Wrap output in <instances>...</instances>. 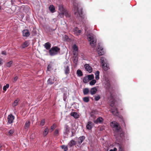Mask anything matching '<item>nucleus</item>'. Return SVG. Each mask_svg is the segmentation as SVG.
I'll list each match as a JSON object with an SVG mask.
<instances>
[{
	"instance_id": "13d9d810",
	"label": "nucleus",
	"mask_w": 151,
	"mask_h": 151,
	"mask_svg": "<svg viewBox=\"0 0 151 151\" xmlns=\"http://www.w3.org/2000/svg\"><path fill=\"white\" fill-rule=\"evenodd\" d=\"M1 6H0V9H1Z\"/></svg>"
},
{
	"instance_id": "7ed1b4c3",
	"label": "nucleus",
	"mask_w": 151,
	"mask_h": 151,
	"mask_svg": "<svg viewBox=\"0 0 151 151\" xmlns=\"http://www.w3.org/2000/svg\"><path fill=\"white\" fill-rule=\"evenodd\" d=\"M110 125L112 128H114V130L115 135L119 136L121 138L124 136V132L117 122L113 121L110 123Z\"/></svg>"
},
{
	"instance_id": "c756f323",
	"label": "nucleus",
	"mask_w": 151,
	"mask_h": 151,
	"mask_svg": "<svg viewBox=\"0 0 151 151\" xmlns=\"http://www.w3.org/2000/svg\"><path fill=\"white\" fill-rule=\"evenodd\" d=\"M14 132V130L12 129L9 131L8 132V135L9 136H12Z\"/></svg>"
},
{
	"instance_id": "4c0bfd02",
	"label": "nucleus",
	"mask_w": 151,
	"mask_h": 151,
	"mask_svg": "<svg viewBox=\"0 0 151 151\" xmlns=\"http://www.w3.org/2000/svg\"><path fill=\"white\" fill-rule=\"evenodd\" d=\"M9 87V85L8 84H7L6 85L4 86L3 89L4 91H6L7 88H8Z\"/></svg>"
},
{
	"instance_id": "72a5a7b5",
	"label": "nucleus",
	"mask_w": 151,
	"mask_h": 151,
	"mask_svg": "<svg viewBox=\"0 0 151 151\" xmlns=\"http://www.w3.org/2000/svg\"><path fill=\"white\" fill-rule=\"evenodd\" d=\"M83 81L84 83H86L88 82L89 80L87 76H85L84 77Z\"/></svg>"
},
{
	"instance_id": "6e6d98bb",
	"label": "nucleus",
	"mask_w": 151,
	"mask_h": 151,
	"mask_svg": "<svg viewBox=\"0 0 151 151\" xmlns=\"http://www.w3.org/2000/svg\"><path fill=\"white\" fill-rule=\"evenodd\" d=\"M2 146L1 145H0V151L2 149Z\"/></svg>"
},
{
	"instance_id": "09e8293b",
	"label": "nucleus",
	"mask_w": 151,
	"mask_h": 151,
	"mask_svg": "<svg viewBox=\"0 0 151 151\" xmlns=\"http://www.w3.org/2000/svg\"><path fill=\"white\" fill-rule=\"evenodd\" d=\"M51 69V66L50 65H49L47 66V70L48 71H50V70Z\"/></svg>"
},
{
	"instance_id": "20e7f679",
	"label": "nucleus",
	"mask_w": 151,
	"mask_h": 151,
	"mask_svg": "<svg viewBox=\"0 0 151 151\" xmlns=\"http://www.w3.org/2000/svg\"><path fill=\"white\" fill-rule=\"evenodd\" d=\"M87 38L90 42V44L92 47H94L96 45V39L95 37L92 33H90L87 36Z\"/></svg>"
},
{
	"instance_id": "ea45409f",
	"label": "nucleus",
	"mask_w": 151,
	"mask_h": 151,
	"mask_svg": "<svg viewBox=\"0 0 151 151\" xmlns=\"http://www.w3.org/2000/svg\"><path fill=\"white\" fill-rule=\"evenodd\" d=\"M64 15H65V16L67 17H69L70 16V14L67 12L66 11V10L65 11V12L64 13Z\"/></svg>"
},
{
	"instance_id": "5fc2aeb1",
	"label": "nucleus",
	"mask_w": 151,
	"mask_h": 151,
	"mask_svg": "<svg viewBox=\"0 0 151 151\" xmlns=\"http://www.w3.org/2000/svg\"><path fill=\"white\" fill-rule=\"evenodd\" d=\"M2 60L1 59H0V64H2Z\"/></svg>"
},
{
	"instance_id": "a878e982",
	"label": "nucleus",
	"mask_w": 151,
	"mask_h": 151,
	"mask_svg": "<svg viewBox=\"0 0 151 151\" xmlns=\"http://www.w3.org/2000/svg\"><path fill=\"white\" fill-rule=\"evenodd\" d=\"M13 63V62L12 61H10L5 64V65L6 67L8 68H10L12 64Z\"/></svg>"
},
{
	"instance_id": "79ce46f5",
	"label": "nucleus",
	"mask_w": 151,
	"mask_h": 151,
	"mask_svg": "<svg viewBox=\"0 0 151 151\" xmlns=\"http://www.w3.org/2000/svg\"><path fill=\"white\" fill-rule=\"evenodd\" d=\"M73 50H75V51H78V47L76 45H75V44L73 46Z\"/></svg>"
},
{
	"instance_id": "aec40b11",
	"label": "nucleus",
	"mask_w": 151,
	"mask_h": 151,
	"mask_svg": "<svg viewBox=\"0 0 151 151\" xmlns=\"http://www.w3.org/2000/svg\"><path fill=\"white\" fill-rule=\"evenodd\" d=\"M29 45V42L27 41H26L24 42L22 45V48H23L25 47H27Z\"/></svg>"
},
{
	"instance_id": "a19ab883",
	"label": "nucleus",
	"mask_w": 151,
	"mask_h": 151,
	"mask_svg": "<svg viewBox=\"0 0 151 151\" xmlns=\"http://www.w3.org/2000/svg\"><path fill=\"white\" fill-rule=\"evenodd\" d=\"M45 119H42L41 121V122H40V126H43L45 124Z\"/></svg>"
},
{
	"instance_id": "473e14b6",
	"label": "nucleus",
	"mask_w": 151,
	"mask_h": 151,
	"mask_svg": "<svg viewBox=\"0 0 151 151\" xmlns=\"http://www.w3.org/2000/svg\"><path fill=\"white\" fill-rule=\"evenodd\" d=\"M88 79L89 80H93L94 78V76L93 74H91V75H89L87 76Z\"/></svg>"
},
{
	"instance_id": "c03bdc74",
	"label": "nucleus",
	"mask_w": 151,
	"mask_h": 151,
	"mask_svg": "<svg viewBox=\"0 0 151 151\" xmlns=\"http://www.w3.org/2000/svg\"><path fill=\"white\" fill-rule=\"evenodd\" d=\"M100 99V97L99 95L95 96L94 98L95 100L96 101H98Z\"/></svg>"
},
{
	"instance_id": "c85d7f7f",
	"label": "nucleus",
	"mask_w": 151,
	"mask_h": 151,
	"mask_svg": "<svg viewBox=\"0 0 151 151\" xmlns=\"http://www.w3.org/2000/svg\"><path fill=\"white\" fill-rule=\"evenodd\" d=\"M71 115L73 116L75 118H77L78 117V114L76 112H72L71 113Z\"/></svg>"
},
{
	"instance_id": "ddd939ff",
	"label": "nucleus",
	"mask_w": 151,
	"mask_h": 151,
	"mask_svg": "<svg viewBox=\"0 0 151 151\" xmlns=\"http://www.w3.org/2000/svg\"><path fill=\"white\" fill-rule=\"evenodd\" d=\"M93 123L91 121H89L86 126V129L88 130H91L93 126Z\"/></svg>"
},
{
	"instance_id": "6ab92c4d",
	"label": "nucleus",
	"mask_w": 151,
	"mask_h": 151,
	"mask_svg": "<svg viewBox=\"0 0 151 151\" xmlns=\"http://www.w3.org/2000/svg\"><path fill=\"white\" fill-rule=\"evenodd\" d=\"M44 45L45 48L47 50L49 49L51 47V44L49 42L45 43Z\"/></svg>"
},
{
	"instance_id": "0eeeda50",
	"label": "nucleus",
	"mask_w": 151,
	"mask_h": 151,
	"mask_svg": "<svg viewBox=\"0 0 151 151\" xmlns=\"http://www.w3.org/2000/svg\"><path fill=\"white\" fill-rule=\"evenodd\" d=\"M58 7L59 10L58 12L59 14L58 16L61 18H62L64 16V13L66 10L64 8L62 4L59 5Z\"/></svg>"
},
{
	"instance_id": "3c124183",
	"label": "nucleus",
	"mask_w": 151,
	"mask_h": 151,
	"mask_svg": "<svg viewBox=\"0 0 151 151\" xmlns=\"http://www.w3.org/2000/svg\"><path fill=\"white\" fill-rule=\"evenodd\" d=\"M55 129V127L54 125H52L51 127V129L52 130V131H53L54 129Z\"/></svg>"
},
{
	"instance_id": "37998d69",
	"label": "nucleus",
	"mask_w": 151,
	"mask_h": 151,
	"mask_svg": "<svg viewBox=\"0 0 151 151\" xmlns=\"http://www.w3.org/2000/svg\"><path fill=\"white\" fill-rule=\"evenodd\" d=\"M73 62L74 63H75L76 64L77 63V61H78V57H73Z\"/></svg>"
},
{
	"instance_id": "423d86ee",
	"label": "nucleus",
	"mask_w": 151,
	"mask_h": 151,
	"mask_svg": "<svg viewBox=\"0 0 151 151\" xmlns=\"http://www.w3.org/2000/svg\"><path fill=\"white\" fill-rule=\"evenodd\" d=\"M100 61L104 70L105 71L109 69V68L106 59L104 57H102L101 58Z\"/></svg>"
},
{
	"instance_id": "2eb2a0df",
	"label": "nucleus",
	"mask_w": 151,
	"mask_h": 151,
	"mask_svg": "<svg viewBox=\"0 0 151 151\" xmlns=\"http://www.w3.org/2000/svg\"><path fill=\"white\" fill-rule=\"evenodd\" d=\"M104 119L101 117H99L96 120H94L93 122L96 124H97L98 123H101L103 121Z\"/></svg>"
},
{
	"instance_id": "b1692460",
	"label": "nucleus",
	"mask_w": 151,
	"mask_h": 151,
	"mask_svg": "<svg viewBox=\"0 0 151 151\" xmlns=\"http://www.w3.org/2000/svg\"><path fill=\"white\" fill-rule=\"evenodd\" d=\"M30 121H27L24 124V128L25 129H27L30 125Z\"/></svg>"
},
{
	"instance_id": "4468645a",
	"label": "nucleus",
	"mask_w": 151,
	"mask_h": 151,
	"mask_svg": "<svg viewBox=\"0 0 151 151\" xmlns=\"http://www.w3.org/2000/svg\"><path fill=\"white\" fill-rule=\"evenodd\" d=\"M84 67L86 70L88 71L89 73H91L92 71V69L91 67L89 66V64H85L84 65Z\"/></svg>"
},
{
	"instance_id": "f3484780",
	"label": "nucleus",
	"mask_w": 151,
	"mask_h": 151,
	"mask_svg": "<svg viewBox=\"0 0 151 151\" xmlns=\"http://www.w3.org/2000/svg\"><path fill=\"white\" fill-rule=\"evenodd\" d=\"M97 89L96 87H94L91 88L90 91V92L91 95L95 94L97 92Z\"/></svg>"
},
{
	"instance_id": "cd10ccee",
	"label": "nucleus",
	"mask_w": 151,
	"mask_h": 151,
	"mask_svg": "<svg viewBox=\"0 0 151 151\" xmlns=\"http://www.w3.org/2000/svg\"><path fill=\"white\" fill-rule=\"evenodd\" d=\"M77 74L79 76H83L82 72L80 70H78L77 71Z\"/></svg>"
},
{
	"instance_id": "e433bc0d",
	"label": "nucleus",
	"mask_w": 151,
	"mask_h": 151,
	"mask_svg": "<svg viewBox=\"0 0 151 151\" xmlns=\"http://www.w3.org/2000/svg\"><path fill=\"white\" fill-rule=\"evenodd\" d=\"M83 100L85 102H87L89 101V99L88 97H85L83 98Z\"/></svg>"
},
{
	"instance_id": "f704fd0d",
	"label": "nucleus",
	"mask_w": 151,
	"mask_h": 151,
	"mask_svg": "<svg viewBox=\"0 0 151 151\" xmlns=\"http://www.w3.org/2000/svg\"><path fill=\"white\" fill-rule=\"evenodd\" d=\"M61 147L64 151H67L68 150V148L67 146L65 145H63L61 146Z\"/></svg>"
},
{
	"instance_id": "5701e85b",
	"label": "nucleus",
	"mask_w": 151,
	"mask_h": 151,
	"mask_svg": "<svg viewBox=\"0 0 151 151\" xmlns=\"http://www.w3.org/2000/svg\"><path fill=\"white\" fill-rule=\"evenodd\" d=\"M83 92L84 95H86L90 92V91L88 88H86L83 90Z\"/></svg>"
},
{
	"instance_id": "2f4dec72",
	"label": "nucleus",
	"mask_w": 151,
	"mask_h": 151,
	"mask_svg": "<svg viewBox=\"0 0 151 151\" xmlns=\"http://www.w3.org/2000/svg\"><path fill=\"white\" fill-rule=\"evenodd\" d=\"M119 118L120 119V121L123 122V124H122V125L123 124L125 126V124L124 122V119L123 117L121 116H119Z\"/></svg>"
},
{
	"instance_id": "412c9836",
	"label": "nucleus",
	"mask_w": 151,
	"mask_h": 151,
	"mask_svg": "<svg viewBox=\"0 0 151 151\" xmlns=\"http://www.w3.org/2000/svg\"><path fill=\"white\" fill-rule=\"evenodd\" d=\"M85 138V137L83 136L80 137L78 139V143L80 144L82 143Z\"/></svg>"
},
{
	"instance_id": "f257e3e1",
	"label": "nucleus",
	"mask_w": 151,
	"mask_h": 151,
	"mask_svg": "<svg viewBox=\"0 0 151 151\" xmlns=\"http://www.w3.org/2000/svg\"><path fill=\"white\" fill-rule=\"evenodd\" d=\"M104 83V87L107 92L106 95L107 98L109 101L110 105L111 107V112L114 116H118L119 113L116 107L114 106L115 103V100L112 95L114 90L113 86L111 85L110 82L107 78L106 79Z\"/></svg>"
},
{
	"instance_id": "6e6552de",
	"label": "nucleus",
	"mask_w": 151,
	"mask_h": 151,
	"mask_svg": "<svg viewBox=\"0 0 151 151\" xmlns=\"http://www.w3.org/2000/svg\"><path fill=\"white\" fill-rule=\"evenodd\" d=\"M97 51L99 55L100 56L102 55L105 53L103 47L99 44L98 45Z\"/></svg>"
},
{
	"instance_id": "a211bd4d",
	"label": "nucleus",
	"mask_w": 151,
	"mask_h": 151,
	"mask_svg": "<svg viewBox=\"0 0 151 151\" xmlns=\"http://www.w3.org/2000/svg\"><path fill=\"white\" fill-rule=\"evenodd\" d=\"M64 71L65 73L66 74H68L69 73V67L68 65H66L64 66Z\"/></svg>"
},
{
	"instance_id": "bb28decb",
	"label": "nucleus",
	"mask_w": 151,
	"mask_h": 151,
	"mask_svg": "<svg viewBox=\"0 0 151 151\" xmlns=\"http://www.w3.org/2000/svg\"><path fill=\"white\" fill-rule=\"evenodd\" d=\"M49 9L50 12L52 13L55 12V8L53 5H50L49 7Z\"/></svg>"
},
{
	"instance_id": "603ef678",
	"label": "nucleus",
	"mask_w": 151,
	"mask_h": 151,
	"mask_svg": "<svg viewBox=\"0 0 151 151\" xmlns=\"http://www.w3.org/2000/svg\"><path fill=\"white\" fill-rule=\"evenodd\" d=\"M18 79V77L17 76H15L14 78V81H16L17 79Z\"/></svg>"
},
{
	"instance_id": "39448f33",
	"label": "nucleus",
	"mask_w": 151,
	"mask_h": 151,
	"mask_svg": "<svg viewBox=\"0 0 151 151\" xmlns=\"http://www.w3.org/2000/svg\"><path fill=\"white\" fill-rule=\"evenodd\" d=\"M60 50V48L57 47H52L49 50V53L50 55L53 56L57 55Z\"/></svg>"
},
{
	"instance_id": "f8f14e48",
	"label": "nucleus",
	"mask_w": 151,
	"mask_h": 151,
	"mask_svg": "<svg viewBox=\"0 0 151 151\" xmlns=\"http://www.w3.org/2000/svg\"><path fill=\"white\" fill-rule=\"evenodd\" d=\"M14 119V116L12 114L9 115L7 118L8 122L10 124L12 123Z\"/></svg>"
},
{
	"instance_id": "f03ea898",
	"label": "nucleus",
	"mask_w": 151,
	"mask_h": 151,
	"mask_svg": "<svg viewBox=\"0 0 151 151\" xmlns=\"http://www.w3.org/2000/svg\"><path fill=\"white\" fill-rule=\"evenodd\" d=\"M73 4V9L75 11V14L79 20L81 21V22L82 24H84V26L85 27V30H86V20L85 19L82 15V9H79L78 8V4L76 0H72Z\"/></svg>"
},
{
	"instance_id": "9d476101",
	"label": "nucleus",
	"mask_w": 151,
	"mask_h": 151,
	"mask_svg": "<svg viewBox=\"0 0 151 151\" xmlns=\"http://www.w3.org/2000/svg\"><path fill=\"white\" fill-rule=\"evenodd\" d=\"M73 32L75 35L78 36L80 35L81 31L79 30L77 27H76L73 29Z\"/></svg>"
},
{
	"instance_id": "7c9ffc66",
	"label": "nucleus",
	"mask_w": 151,
	"mask_h": 151,
	"mask_svg": "<svg viewBox=\"0 0 151 151\" xmlns=\"http://www.w3.org/2000/svg\"><path fill=\"white\" fill-rule=\"evenodd\" d=\"M48 129L47 128H46L44 131L43 132V135L44 136H46L48 133Z\"/></svg>"
},
{
	"instance_id": "58836bf2",
	"label": "nucleus",
	"mask_w": 151,
	"mask_h": 151,
	"mask_svg": "<svg viewBox=\"0 0 151 151\" xmlns=\"http://www.w3.org/2000/svg\"><path fill=\"white\" fill-rule=\"evenodd\" d=\"M18 100H15L13 104V106H16L18 104Z\"/></svg>"
},
{
	"instance_id": "4d7b16f0",
	"label": "nucleus",
	"mask_w": 151,
	"mask_h": 151,
	"mask_svg": "<svg viewBox=\"0 0 151 151\" xmlns=\"http://www.w3.org/2000/svg\"><path fill=\"white\" fill-rule=\"evenodd\" d=\"M72 134H71V137H73V136H74V135L73 134V131H72Z\"/></svg>"
},
{
	"instance_id": "1a4fd4ad",
	"label": "nucleus",
	"mask_w": 151,
	"mask_h": 151,
	"mask_svg": "<svg viewBox=\"0 0 151 151\" xmlns=\"http://www.w3.org/2000/svg\"><path fill=\"white\" fill-rule=\"evenodd\" d=\"M70 127L67 125H65L64 127V129L63 131L64 134L67 136H68L69 133L70 131Z\"/></svg>"
},
{
	"instance_id": "c9c22d12",
	"label": "nucleus",
	"mask_w": 151,
	"mask_h": 151,
	"mask_svg": "<svg viewBox=\"0 0 151 151\" xmlns=\"http://www.w3.org/2000/svg\"><path fill=\"white\" fill-rule=\"evenodd\" d=\"M96 83V80H95L93 79L90 82L89 84L93 86Z\"/></svg>"
},
{
	"instance_id": "4be33fe9",
	"label": "nucleus",
	"mask_w": 151,
	"mask_h": 151,
	"mask_svg": "<svg viewBox=\"0 0 151 151\" xmlns=\"http://www.w3.org/2000/svg\"><path fill=\"white\" fill-rule=\"evenodd\" d=\"M76 144L75 141L73 140H71L68 144V145L70 147H71L72 146Z\"/></svg>"
},
{
	"instance_id": "8fccbe9b",
	"label": "nucleus",
	"mask_w": 151,
	"mask_h": 151,
	"mask_svg": "<svg viewBox=\"0 0 151 151\" xmlns=\"http://www.w3.org/2000/svg\"><path fill=\"white\" fill-rule=\"evenodd\" d=\"M2 54L3 55H6V52L5 51H2Z\"/></svg>"
},
{
	"instance_id": "9b49d317",
	"label": "nucleus",
	"mask_w": 151,
	"mask_h": 151,
	"mask_svg": "<svg viewBox=\"0 0 151 151\" xmlns=\"http://www.w3.org/2000/svg\"><path fill=\"white\" fill-rule=\"evenodd\" d=\"M57 80V78L55 77H53V78L51 77L49 78L47 81V83L52 85L54 83V81H56Z\"/></svg>"
},
{
	"instance_id": "dca6fc26",
	"label": "nucleus",
	"mask_w": 151,
	"mask_h": 151,
	"mask_svg": "<svg viewBox=\"0 0 151 151\" xmlns=\"http://www.w3.org/2000/svg\"><path fill=\"white\" fill-rule=\"evenodd\" d=\"M23 35L24 37H29L30 35V33L27 29H24L22 31Z\"/></svg>"
},
{
	"instance_id": "864d4df0",
	"label": "nucleus",
	"mask_w": 151,
	"mask_h": 151,
	"mask_svg": "<svg viewBox=\"0 0 151 151\" xmlns=\"http://www.w3.org/2000/svg\"><path fill=\"white\" fill-rule=\"evenodd\" d=\"M116 150H117V149L115 147L114 148V150H113V151H116Z\"/></svg>"
},
{
	"instance_id": "393cba45",
	"label": "nucleus",
	"mask_w": 151,
	"mask_h": 151,
	"mask_svg": "<svg viewBox=\"0 0 151 151\" xmlns=\"http://www.w3.org/2000/svg\"><path fill=\"white\" fill-rule=\"evenodd\" d=\"M99 71L97 70L95 73V78L96 80H99Z\"/></svg>"
},
{
	"instance_id": "a18cd8bd",
	"label": "nucleus",
	"mask_w": 151,
	"mask_h": 151,
	"mask_svg": "<svg viewBox=\"0 0 151 151\" xmlns=\"http://www.w3.org/2000/svg\"><path fill=\"white\" fill-rule=\"evenodd\" d=\"M73 57H78V53L77 51L73 52Z\"/></svg>"
},
{
	"instance_id": "de8ad7c7",
	"label": "nucleus",
	"mask_w": 151,
	"mask_h": 151,
	"mask_svg": "<svg viewBox=\"0 0 151 151\" xmlns=\"http://www.w3.org/2000/svg\"><path fill=\"white\" fill-rule=\"evenodd\" d=\"M119 151H124L122 146H120L119 147Z\"/></svg>"
},
{
	"instance_id": "49530a36",
	"label": "nucleus",
	"mask_w": 151,
	"mask_h": 151,
	"mask_svg": "<svg viewBox=\"0 0 151 151\" xmlns=\"http://www.w3.org/2000/svg\"><path fill=\"white\" fill-rule=\"evenodd\" d=\"M58 130L56 129L55 130L54 135L55 136H57L58 135Z\"/></svg>"
}]
</instances>
